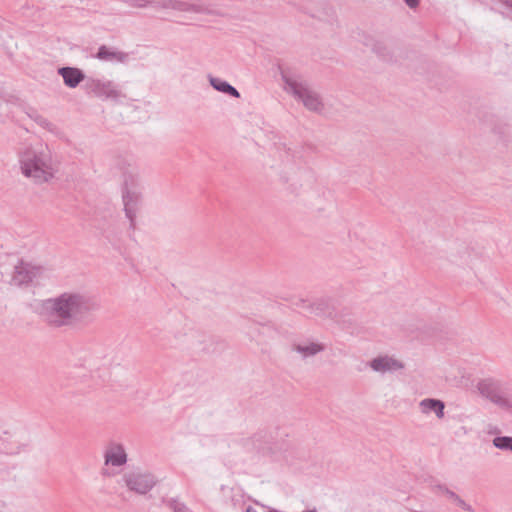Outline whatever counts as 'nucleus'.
Returning <instances> with one entry per match:
<instances>
[{"instance_id": "nucleus-28", "label": "nucleus", "mask_w": 512, "mask_h": 512, "mask_svg": "<svg viewBox=\"0 0 512 512\" xmlns=\"http://www.w3.org/2000/svg\"><path fill=\"white\" fill-rule=\"evenodd\" d=\"M2 451L5 452L6 454H16V453H18V450H15V449H12V448H3Z\"/></svg>"}, {"instance_id": "nucleus-13", "label": "nucleus", "mask_w": 512, "mask_h": 512, "mask_svg": "<svg viewBox=\"0 0 512 512\" xmlns=\"http://www.w3.org/2000/svg\"><path fill=\"white\" fill-rule=\"evenodd\" d=\"M245 447L247 450L255 451L261 455H267L272 450L270 442L267 439V434L264 432L257 433L248 439L245 442Z\"/></svg>"}, {"instance_id": "nucleus-3", "label": "nucleus", "mask_w": 512, "mask_h": 512, "mask_svg": "<svg viewBox=\"0 0 512 512\" xmlns=\"http://www.w3.org/2000/svg\"><path fill=\"white\" fill-rule=\"evenodd\" d=\"M2 281L18 288H27L35 280L42 277L45 268L23 258H16L7 264L0 266Z\"/></svg>"}, {"instance_id": "nucleus-20", "label": "nucleus", "mask_w": 512, "mask_h": 512, "mask_svg": "<svg viewBox=\"0 0 512 512\" xmlns=\"http://www.w3.org/2000/svg\"><path fill=\"white\" fill-rule=\"evenodd\" d=\"M162 502L173 512H192L184 502L177 498H163Z\"/></svg>"}, {"instance_id": "nucleus-10", "label": "nucleus", "mask_w": 512, "mask_h": 512, "mask_svg": "<svg viewBox=\"0 0 512 512\" xmlns=\"http://www.w3.org/2000/svg\"><path fill=\"white\" fill-rule=\"evenodd\" d=\"M222 502L230 506L235 511H241L245 506V494L240 488L228 487L221 485Z\"/></svg>"}, {"instance_id": "nucleus-14", "label": "nucleus", "mask_w": 512, "mask_h": 512, "mask_svg": "<svg viewBox=\"0 0 512 512\" xmlns=\"http://www.w3.org/2000/svg\"><path fill=\"white\" fill-rule=\"evenodd\" d=\"M105 464L112 466H122L127 462V454L121 444L111 445L104 454Z\"/></svg>"}, {"instance_id": "nucleus-16", "label": "nucleus", "mask_w": 512, "mask_h": 512, "mask_svg": "<svg viewBox=\"0 0 512 512\" xmlns=\"http://www.w3.org/2000/svg\"><path fill=\"white\" fill-rule=\"evenodd\" d=\"M95 57L101 61L125 63L128 60V53L113 50L106 45H101Z\"/></svg>"}, {"instance_id": "nucleus-31", "label": "nucleus", "mask_w": 512, "mask_h": 512, "mask_svg": "<svg viewBox=\"0 0 512 512\" xmlns=\"http://www.w3.org/2000/svg\"><path fill=\"white\" fill-rule=\"evenodd\" d=\"M303 512H317L316 510H306V511H303Z\"/></svg>"}, {"instance_id": "nucleus-29", "label": "nucleus", "mask_w": 512, "mask_h": 512, "mask_svg": "<svg viewBox=\"0 0 512 512\" xmlns=\"http://www.w3.org/2000/svg\"><path fill=\"white\" fill-rule=\"evenodd\" d=\"M261 506H262L264 509H266V510H267V512H280V511H278L277 509L272 508V507H269V506L264 505V504H262Z\"/></svg>"}, {"instance_id": "nucleus-22", "label": "nucleus", "mask_w": 512, "mask_h": 512, "mask_svg": "<svg viewBox=\"0 0 512 512\" xmlns=\"http://www.w3.org/2000/svg\"><path fill=\"white\" fill-rule=\"evenodd\" d=\"M432 491L434 492H440L444 495H446L449 499H452L454 495L456 494L452 490H450L447 486L443 484H435L431 486Z\"/></svg>"}, {"instance_id": "nucleus-26", "label": "nucleus", "mask_w": 512, "mask_h": 512, "mask_svg": "<svg viewBox=\"0 0 512 512\" xmlns=\"http://www.w3.org/2000/svg\"><path fill=\"white\" fill-rule=\"evenodd\" d=\"M503 5L512 12V0H501Z\"/></svg>"}, {"instance_id": "nucleus-9", "label": "nucleus", "mask_w": 512, "mask_h": 512, "mask_svg": "<svg viewBox=\"0 0 512 512\" xmlns=\"http://www.w3.org/2000/svg\"><path fill=\"white\" fill-rule=\"evenodd\" d=\"M140 189H122V201L124 205L125 216L130 221V228H135L136 213L141 202Z\"/></svg>"}, {"instance_id": "nucleus-15", "label": "nucleus", "mask_w": 512, "mask_h": 512, "mask_svg": "<svg viewBox=\"0 0 512 512\" xmlns=\"http://www.w3.org/2000/svg\"><path fill=\"white\" fill-rule=\"evenodd\" d=\"M58 74L62 76L64 84L69 88H76L85 78L83 71L76 67H61Z\"/></svg>"}, {"instance_id": "nucleus-27", "label": "nucleus", "mask_w": 512, "mask_h": 512, "mask_svg": "<svg viewBox=\"0 0 512 512\" xmlns=\"http://www.w3.org/2000/svg\"><path fill=\"white\" fill-rule=\"evenodd\" d=\"M241 512H257V510L253 506L248 505L247 507H243Z\"/></svg>"}, {"instance_id": "nucleus-18", "label": "nucleus", "mask_w": 512, "mask_h": 512, "mask_svg": "<svg viewBox=\"0 0 512 512\" xmlns=\"http://www.w3.org/2000/svg\"><path fill=\"white\" fill-rule=\"evenodd\" d=\"M325 349H326V346L319 342H307V343L292 345V350L301 354V356L304 359L308 358V357L315 356L318 353L323 352Z\"/></svg>"}, {"instance_id": "nucleus-12", "label": "nucleus", "mask_w": 512, "mask_h": 512, "mask_svg": "<svg viewBox=\"0 0 512 512\" xmlns=\"http://www.w3.org/2000/svg\"><path fill=\"white\" fill-rule=\"evenodd\" d=\"M369 366L375 372L387 373L395 372L404 368V365L399 360L388 355L378 356L369 362Z\"/></svg>"}, {"instance_id": "nucleus-24", "label": "nucleus", "mask_w": 512, "mask_h": 512, "mask_svg": "<svg viewBox=\"0 0 512 512\" xmlns=\"http://www.w3.org/2000/svg\"><path fill=\"white\" fill-rule=\"evenodd\" d=\"M30 117L33 118L42 127L48 128L51 125V123L46 118L38 115L37 113H35L34 116L30 115Z\"/></svg>"}, {"instance_id": "nucleus-1", "label": "nucleus", "mask_w": 512, "mask_h": 512, "mask_svg": "<svg viewBox=\"0 0 512 512\" xmlns=\"http://www.w3.org/2000/svg\"><path fill=\"white\" fill-rule=\"evenodd\" d=\"M100 309L97 297L81 292H63L42 301L40 317L55 329L88 325Z\"/></svg>"}, {"instance_id": "nucleus-30", "label": "nucleus", "mask_w": 512, "mask_h": 512, "mask_svg": "<svg viewBox=\"0 0 512 512\" xmlns=\"http://www.w3.org/2000/svg\"><path fill=\"white\" fill-rule=\"evenodd\" d=\"M375 51L377 54H379L381 57H383L385 59V55L382 53L380 47L375 46Z\"/></svg>"}, {"instance_id": "nucleus-11", "label": "nucleus", "mask_w": 512, "mask_h": 512, "mask_svg": "<svg viewBox=\"0 0 512 512\" xmlns=\"http://www.w3.org/2000/svg\"><path fill=\"white\" fill-rule=\"evenodd\" d=\"M303 307L308 310L310 314L323 317H333L336 312L334 302L331 298H320L312 303H307L301 300Z\"/></svg>"}, {"instance_id": "nucleus-4", "label": "nucleus", "mask_w": 512, "mask_h": 512, "mask_svg": "<svg viewBox=\"0 0 512 512\" xmlns=\"http://www.w3.org/2000/svg\"><path fill=\"white\" fill-rule=\"evenodd\" d=\"M281 78L285 91L296 100L301 101L306 109L316 113L323 111L324 104L320 95L310 88L308 82L301 75L281 70Z\"/></svg>"}, {"instance_id": "nucleus-21", "label": "nucleus", "mask_w": 512, "mask_h": 512, "mask_svg": "<svg viewBox=\"0 0 512 512\" xmlns=\"http://www.w3.org/2000/svg\"><path fill=\"white\" fill-rule=\"evenodd\" d=\"M492 443L497 449L512 452V436H497Z\"/></svg>"}, {"instance_id": "nucleus-2", "label": "nucleus", "mask_w": 512, "mask_h": 512, "mask_svg": "<svg viewBox=\"0 0 512 512\" xmlns=\"http://www.w3.org/2000/svg\"><path fill=\"white\" fill-rule=\"evenodd\" d=\"M17 155L21 174L34 184L43 185L55 178L58 167L47 146H27Z\"/></svg>"}, {"instance_id": "nucleus-17", "label": "nucleus", "mask_w": 512, "mask_h": 512, "mask_svg": "<svg viewBox=\"0 0 512 512\" xmlns=\"http://www.w3.org/2000/svg\"><path fill=\"white\" fill-rule=\"evenodd\" d=\"M419 406L421 412L424 414H429L433 412L439 419H442L444 417L445 403L442 400L434 398H425L420 401Z\"/></svg>"}, {"instance_id": "nucleus-8", "label": "nucleus", "mask_w": 512, "mask_h": 512, "mask_svg": "<svg viewBox=\"0 0 512 512\" xmlns=\"http://www.w3.org/2000/svg\"><path fill=\"white\" fill-rule=\"evenodd\" d=\"M88 93L101 99H117L120 97V91L110 80L88 79L85 84Z\"/></svg>"}, {"instance_id": "nucleus-5", "label": "nucleus", "mask_w": 512, "mask_h": 512, "mask_svg": "<svg viewBox=\"0 0 512 512\" xmlns=\"http://www.w3.org/2000/svg\"><path fill=\"white\" fill-rule=\"evenodd\" d=\"M477 389L482 397L488 399L501 409L512 412V401L505 396L500 381L493 378L482 379L478 382Z\"/></svg>"}, {"instance_id": "nucleus-19", "label": "nucleus", "mask_w": 512, "mask_h": 512, "mask_svg": "<svg viewBox=\"0 0 512 512\" xmlns=\"http://www.w3.org/2000/svg\"><path fill=\"white\" fill-rule=\"evenodd\" d=\"M209 83L215 90H217L221 93L227 94L234 98L240 97L239 91L234 86H232L230 83H228L227 81H225L221 78L210 76Z\"/></svg>"}, {"instance_id": "nucleus-23", "label": "nucleus", "mask_w": 512, "mask_h": 512, "mask_svg": "<svg viewBox=\"0 0 512 512\" xmlns=\"http://www.w3.org/2000/svg\"><path fill=\"white\" fill-rule=\"evenodd\" d=\"M455 502L457 506L462 508L463 510L467 512H475L471 505L467 504L460 496L457 494L454 495V497L451 499Z\"/></svg>"}, {"instance_id": "nucleus-25", "label": "nucleus", "mask_w": 512, "mask_h": 512, "mask_svg": "<svg viewBox=\"0 0 512 512\" xmlns=\"http://www.w3.org/2000/svg\"><path fill=\"white\" fill-rule=\"evenodd\" d=\"M404 2L411 9H414L419 5V0H404Z\"/></svg>"}, {"instance_id": "nucleus-6", "label": "nucleus", "mask_w": 512, "mask_h": 512, "mask_svg": "<svg viewBox=\"0 0 512 512\" xmlns=\"http://www.w3.org/2000/svg\"><path fill=\"white\" fill-rule=\"evenodd\" d=\"M121 482L130 490L140 495H145L153 489L157 483L156 477L150 472L140 469L127 471L122 475Z\"/></svg>"}, {"instance_id": "nucleus-7", "label": "nucleus", "mask_w": 512, "mask_h": 512, "mask_svg": "<svg viewBox=\"0 0 512 512\" xmlns=\"http://www.w3.org/2000/svg\"><path fill=\"white\" fill-rule=\"evenodd\" d=\"M117 167L122 172V189H140L139 167L133 157L120 158Z\"/></svg>"}]
</instances>
